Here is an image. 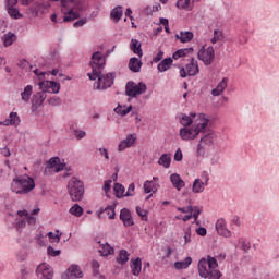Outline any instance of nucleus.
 <instances>
[{
    "mask_svg": "<svg viewBox=\"0 0 279 279\" xmlns=\"http://www.w3.org/2000/svg\"><path fill=\"white\" fill-rule=\"evenodd\" d=\"M180 123L183 128L179 131L182 141H195L199 138V134H204L210 123V117L206 113L182 114Z\"/></svg>",
    "mask_w": 279,
    "mask_h": 279,
    "instance_id": "f257e3e1",
    "label": "nucleus"
},
{
    "mask_svg": "<svg viewBox=\"0 0 279 279\" xmlns=\"http://www.w3.org/2000/svg\"><path fill=\"white\" fill-rule=\"evenodd\" d=\"M219 264L217 259L211 256H207L206 258H202L198 262V274L201 278H208V279H219L221 278V272L217 270Z\"/></svg>",
    "mask_w": 279,
    "mask_h": 279,
    "instance_id": "f03ea898",
    "label": "nucleus"
},
{
    "mask_svg": "<svg viewBox=\"0 0 279 279\" xmlns=\"http://www.w3.org/2000/svg\"><path fill=\"white\" fill-rule=\"evenodd\" d=\"M33 189H36V181L27 174L15 177L11 182V191L16 195H27Z\"/></svg>",
    "mask_w": 279,
    "mask_h": 279,
    "instance_id": "7ed1b4c3",
    "label": "nucleus"
},
{
    "mask_svg": "<svg viewBox=\"0 0 279 279\" xmlns=\"http://www.w3.org/2000/svg\"><path fill=\"white\" fill-rule=\"evenodd\" d=\"M40 213V208L37 207L33 209L32 215H38ZM17 217L15 218V228L17 232H21L25 228V226H29L31 228H36L37 218L29 215L27 209H22L16 213Z\"/></svg>",
    "mask_w": 279,
    "mask_h": 279,
    "instance_id": "20e7f679",
    "label": "nucleus"
},
{
    "mask_svg": "<svg viewBox=\"0 0 279 279\" xmlns=\"http://www.w3.org/2000/svg\"><path fill=\"white\" fill-rule=\"evenodd\" d=\"M49 8L51 4L45 0H37L26 8L25 14L27 19H38L40 16H45L49 12Z\"/></svg>",
    "mask_w": 279,
    "mask_h": 279,
    "instance_id": "39448f33",
    "label": "nucleus"
},
{
    "mask_svg": "<svg viewBox=\"0 0 279 279\" xmlns=\"http://www.w3.org/2000/svg\"><path fill=\"white\" fill-rule=\"evenodd\" d=\"M89 66L92 68V72L87 75L89 80L95 81L99 76V72H101V69L106 66V57L104 56V53L99 51L94 52L92 54Z\"/></svg>",
    "mask_w": 279,
    "mask_h": 279,
    "instance_id": "423d86ee",
    "label": "nucleus"
},
{
    "mask_svg": "<svg viewBox=\"0 0 279 279\" xmlns=\"http://www.w3.org/2000/svg\"><path fill=\"white\" fill-rule=\"evenodd\" d=\"M68 192L72 202H82L84 199V182L73 177L68 182Z\"/></svg>",
    "mask_w": 279,
    "mask_h": 279,
    "instance_id": "0eeeda50",
    "label": "nucleus"
},
{
    "mask_svg": "<svg viewBox=\"0 0 279 279\" xmlns=\"http://www.w3.org/2000/svg\"><path fill=\"white\" fill-rule=\"evenodd\" d=\"M215 141H217V135H215V133H208L204 135L197 145V154L217 149V147H215Z\"/></svg>",
    "mask_w": 279,
    "mask_h": 279,
    "instance_id": "6e6552de",
    "label": "nucleus"
},
{
    "mask_svg": "<svg viewBox=\"0 0 279 279\" xmlns=\"http://www.w3.org/2000/svg\"><path fill=\"white\" fill-rule=\"evenodd\" d=\"M197 58L205 66H210L215 62V47L203 45L197 53Z\"/></svg>",
    "mask_w": 279,
    "mask_h": 279,
    "instance_id": "1a4fd4ad",
    "label": "nucleus"
},
{
    "mask_svg": "<svg viewBox=\"0 0 279 279\" xmlns=\"http://www.w3.org/2000/svg\"><path fill=\"white\" fill-rule=\"evenodd\" d=\"M198 156H202L203 165L207 169H213L215 165H219V149H211L203 151L202 154H197Z\"/></svg>",
    "mask_w": 279,
    "mask_h": 279,
    "instance_id": "9d476101",
    "label": "nucleus"
},
{
    "mask_svg": "<svg viewBox=\"0 0 279 279\" xmlns=\"http://www.w3.org/2000/svg\"><path fill=\"white\" fill-rule=\"evenodd\" d=\"M97 80L98 81L94 84V88L96 90H106L114 84V74H101V72H98Z\"/></svg>",
    "mask_w": 279,
    "mask_h": 279,
    "instance_id": "9b49d317",
    "label": "nucleus"
},
{
    "mask_svg": "<svg viewBox=\"0 0 279 279\" xmlns=\"http://www.w3.org/2000/svg\"><path fill=\"white\" fill-rule=\"evenodd\" d=\"M144 93H147V84L140 82L138 84L134 82L126 83L125 86V95L128 97H138L140 95H143Z\"/></svg>",
    "mask_w": 279,
    "mask_h": 279,
    "instance_id": "f8f14e48",
    "label": "nucleus"
},
{
    "mask_svg": "<svg viewBox=\"0 0 279 279\" xmlns=\"http://www.w3.org/2000/svg\"><path fill=\"white\" fill-rule=\"evenodd\" d=\"M199 74V64L195 58L190 60V63L185 65V68H180V76L185 77H195V75Z\"/></svg>",
    "mask_w": 279,
    "mask_h": 279,
    "instance_id": "ddd939ff",
    "label": "nucleus"
},
{
    "mask_svg": "<svg viewBox=\"0 0 279 279\" xmlns=\"http://www.w3.org/2000/svg\"><path fill=\"white\" fill-rule=\"evenodd\" d=\"M136 141H138V136L136 133L128 134L120 143L118 144V153L122 154L125 149H130L136 146Z\"/></svg>",
    "mask_w": 279,
    "mask_h": 279,
    "instance_id": "4468645a",
    "label": "nucleus"
},
{
    "mask_svg": "<svg viewBox=\"0 0 279 279\" xmlns=\"http://www.w3.org/2000/svg\"><path fill=\"white\" fill-rule=\"evenodd\" d=\"M36 276L38 279H53V268L47 263H41L37 266Z\"/></svg>",
    "mask_w": 279,
    "mask_h": 279,
    "instance_id": "2eb2a0df",
    "label": "nucleus"
},
{
    "mask_svg": "<svg viewBox=\"0 0 279 279\" xmlns=\"http://www.w3.org/2000/svg\"><path fill=\"white\" fill-rule=\"evenodd\" d=\"M39 88L43 93H49V90H51L52 95H58V93H60L61 85L54 81H43L39 83Z\"/></svg>",
    "mask_w": 279,
    "mask_h": 279,
    "instance_id": "dca6fc26",
    "label": "nucleus"
},
{
    "mask_svg": "<svg viewBox=\"0 0 279 279\" xmlns=\"http://www.w3.org/2000/svg\"><path fill=\"white\" fill-rule=\"evenodd\" d=\"M215 228L219 236H223L225 239H230L232 236V231L228 229V223L223 218H220L216 221Z\"/></svg>",
    "mask_w": 279,
    "mask_h": 279,
    "instance_id": "f3484780",
    "label": "nucleus"
},
{
    "mask_svg": "<svg viewBox=\"0 0 279 279\" xmlns=\"http://www.w3.org/2000/svg\"><path fill=\"white\" fill-rule=\"evenodd\" d=\"M65 279H77V278H84V272L82 271V268H80L78 265H71L65 274Z\"/></svg>",
    "mask_w": 279,
    "mask_h": 279,
    "instance_id": "a211bd4d",
    "label": "nucleus"
},
{
    "mask_svg": "<svg viewBox=\"0 0 279 279\" xmlns=\"http://www.w3.org/2000/svg\"><path fill=\"white\" fill-rule=\"evenodd\" d=\"M46 169H50L54 173H60V171H64V163H62L59 157H52L49 159Z\"/></svg>",
    "mask_w": 279,
    "mask_h": 279,
    "instance_id": "6ab92c4d",
    "label": "nucleus"
},
{
    "mask_svg": "<svg viewBox=\"0 0 279 279\" xmlns=\"http://www.w3.org/2000/svg\"><path fill=\"white\" fill-rule=\"evenodd\" d=\"M65 10H68V12H65L64 16H63V21L64 23H69L71 21H75V19H80V5L78 7H66Z\"/></svg>",
    "mask_w": 279,
    "mask_h": 279,
    "instance_id": "aec40b11",
    "label": "nucleus"
},
{
    "mask_svg": "<svg viewBox=\"0 0 279 279\" xmlns=\"http://www.w3.org/2000/svg\"><path fill=\"white\" fill-rule=\"evenodd\" d=\"M226 88H228V77H223L215 88L211 89L213 97H221L223 93H226Z\"/></svg>",
    "mask_w": 279,
    "mask_h": 279,
    "instance_id": "412c9836",
    "label": "nucleus"
},
{
    "mask_svg": "<svg viewBox=\"0 0 279 279\" xmlns=\"http://www.w3.org/2000/svg\"><path fill=\"white\" fill-rule=\"evenodd\" d=\"M45 99H47V96H45L44 93H36L32 98V110L33 112H36L43 104H45Z\"/></svg>",
    "mask_w": 279,
    "mask_h": 279,
    "instance_id": "4be33fe9",
    "label": "nucleus"
},
{
    "mask_svg": "<svg viewBox=\"0 0 279 279\" xmlns=\"http://www.w3.org/2000/svg\"><path fill=\"white\" fill-rule=\"evenodd\" d=\"M0 40L3 45V47L8 48V47H12V45L14 43H16L17 37H16V34H14L12 32H8L0 37Z\"/></svg>",
    "mask_w": 279,
    "mask_h": 279,
    "instance_id": "5701e85b",
    "label": "nucleus"
},
{
    "mask_svg": "<svg viewBox=\"0 0 279 279\" xmlns=\"http://www.w3.org/2000/svg\"><path fill=\"white\" fill-rule=\"evenodd\" d=\"M120 219L124 226H134V219L132 218V213L128 208H123L120 211Z\"/></svg>",
    "mask_w": 279,
    "mask_h": 279,
    "instance_id": "b1692460",
    "label": "nucleus"
},
{
    "mask_svg": "<svg viewBox=\"0 0 279 279\" xmlns=\"http://www.w3.org/2000/svg\"><path fill=\"white\" fill-rule=\"evenodd\" d=\"M21 123V118L19 117L17 112H11L9 118L4 121H0V125H4L5 128L10 125H19Z\"/></svg>",
    "mask_w": 279,
    "mask_h": 279,
    "instance_id": "393cba45",
    "label": "nucleus"
},
{
    "mask_svg": "<svg viewBox=\"0 0 279 279\" xmlns=\"http://www.w3.org/2000/svg\"><path fill=\"white\" fill-rule=\"evenodd\" d=\"M211 45H223L226 43V33L222 29H214V36L210 38Z\"/></svg>",
    "mask_w": 279,
    "mask_h": 279,
    "instance_id": "a878e982",
    "label": "nucleus"
},
{
    "mask_svg": "<svg viewBox=\"0 0 279 279\" xmlns=\"http://www.w3.org/2000/svg\"><path fill=\"white\" fill-rule=\"evenodd\" d=\"M170 182H171L172 186H174V189H177V191H182V189H184V186H186V183L184 182V180H182V177H180V174H178V173H172L170 175Z\"/></svg>",
    "mask_w": 279,
    "mask_h": 279,
    "instance_id": "bb28decb",
    "label": "nucleus"
},
{
    "mask_svg": "<svg viewBox=\"0 0 279 279\" xmlns=\"http://www.w3.org/2000/svg\"><path fill=\"white\" fill-rule=\"evenodd\" d=\"M194 34L191 31H180L178 34H175V39L180 40L182 44L191 43L194 38Z\"/></svg>",
    "mask_w": 279,
    "mask_h": 279,
    "instance_id": "cd10ccee",
    "label": "nucleus"
},
{
    "mask_svg": "<svg viewBox=\"0 0 279 279\" xmlns=\"http://www.w3.org/2000/svg\"><path fill=\"white\" fill-rule=\"evenodd\" d=\"M143 66V61L141 59L133 57L129 61V69L133 73H141V69Z\"/></svg>",
    "mask_w": 279,
    "mask_h": 279,
    "instance_id": "c85d7f7f",
    "label": "nucleus"
},
{
    "mask_svg": "<svg viewBox=\"0 0 279 279\" xmlns=\"http://www.w3.org/2000/svg\"><path fill=\"white\" fill-rule=\"evenodd\" d=\"M142 44L138 39H131L130 49L135 53V56H138V58H143V48Z\"/></svg>",
    "mask_w": 279,
    "mask_h": 279,
    "instance_id": "c756f323",
    "label": "nucleus"
},
{
    "mask_svg": "<svg viewBox=\"0 0 279 279\" xmlns=\"http://www.w3.org/2000/svg\"><path fill=\"white\" fill-rule=\"evenodd\" d=\"M142 269H143V262L141 260V258L131 260V270L133 276H141Z\"/></svg>",
    "mask_w": 279,
    "mask_h": 279,
    "instance_id": "7c9ffc66",
    "label": "nucleus"
},
{
    "mask_svg": "<svg viewBox=\"0 0 279 279\" xmlns=\"http://www.w3.org/2000/svg\"><path fill=\"white\" fill-rule=\"evenodd\" d=\"M207 183H204V181H201L199 179H195L192 184V193H204L206 191Z\"/></svg>",
    "mask_w": 279,
    "mask_h": 279,
    "instance_id": "2f4dec72",
    "label": "nucleus"
},
{
    "mask_svg": "<svg viewBox=\"0 0 279 279\" xmlns=\"http://www.w3.org/2000/svg\"><path fill=\"white\" fill-rule=\"evenodd\" d=\"M133 110L132 105H121L118 104V106L114 108L116 114H119V117H126V114H130V111Z\"/></svg>",
    "mask_w": 279,
    "mask_h": 279,
    "instance_id": "473e14b6",
    "label": "nucleus"
},
{
    "mask_svg": "<svg viewBox=\"0 0 279 279\" xmlns=\"http://www.w3.org/2000/svg\"><path fill=\"white\" fill-rule=\"evenodd\" d=\"M159 167H163V169H169L171 167V154L165 153L158 159Z\"/></svg>",
    "mask_w": 279,
    "mask_h": 279,
    "instance_id": "72a5a7b5",
    "label": "nucleus"
},
{
    "mask_svg": "<svg viewBox=\"0 0 279 279\" xmlns=\"http://www.w3.org/2000/svg\"><path fill=\"white\" fill-rule=\"evenodd\" d=\"M34 93V86L27 85L24 87V90L21 93V101L24 104H28L29 99H32V94Z\"/></svg>",
    "mask_w": 279,
    "mask_h": 279,
    "instance_id": "f704fd0d",
    "label": "nucleus"
},
{
    "mask_svg": "<svg viewBox=\"0 0 279 279\" xmlns=\"http://www.w3.org/2000/svg\"><path fill=\"white\" fill-rule=\"evenodd\" d=\"M193 48L179 49L172 54V58L173 60H180V58H185V56H193Z\"/></svg>",
    "mask_w": 279,
    "mask_h": 279,
    "instance_id": "c9c22d12",
    "label": "nucleus"
},
{
    "mask_svg": "<svg viewBox=\"0 0 279 279\" xmlns=\"http://www.w3.org/2000/svg\"><path fill=\"white\" fill-rule=\"evenodd\" d=\"M5 10L9 16H11L14 21H19L24 16L23 13H21V10H19L16 7H7Z\"/></svg>",
    "mask_w": 279,
    "mask_h": 279,
    "instance_id": "e433bc0d",
    "label": "nucleus"
},
{
    "mask_svg": "<svg viewBox=\"0 0 279 279\" xmlns=\"http://www.w3.org/2000/svg\"><path fill=\"white\" fill-rule=\"evenodd\" d=\"M171 64H173V59L166 58L158 64L157 69L159 73H165L171 69Z\"/></svg>",
    "mask_w": 279,
    "mask_h": 279,
    "instance_id": "4c0bfd02",
    "label": "nucleus"
},
{
    "mask_svg": "<svg viewBox=\"0 0 279 279\" xmlns=\"http://www.w3.org/2000/svg\"><path fill=\"white\" fill-rule=\"evenodd\" d=\"M10 175V160H5L0 165V182Z\"/></svg>",
    "mask_w": 279,
    "mask_h": 279,
    "instance_id": "58836bf2",
    "label": "nucleus"
},
{
    "mask_svg": "<svg viewBox=\"0 0 279 279\" xmlns=\"http://www.w3.org/2000/svg\"><path fill=\"white\" fill-rule=\"evenodd\" d=\"M123 16V8L122 7H116L111 10L110 17L114 23H119Z\"/></svg>",
    "mask_w": 279,
    "mask_h": 279,
    "instance_id": "ea45409f",
    "label": "nucleus"
},
{
    "mask_svg": "<svg viewBox=\"0 0 279 279\" xmlns=\"http://www.w3.org/2000/svg\"><path fill=\"white\" fill-rule=\"evenodd\" d=\"M99 253L105 257L112 256V254H114V247L110 246L108 243L100 244Z\"/></svg>",
    "mask_w": 279,
    "mask_h": 279,
    "instance_id": "a19ab883",
    "label": "nucleus"
},
{
    "mask_svg": "<svg viewBox=\"0 0 279 279\" xmlns=\"http://www.w3.org/2000/svg\"><path fill=\"white\" fill-rule=\"evenodd\" d=\"M193 263V258L191 256H187L184 258V260L175 262L174 267L175 269H189L191 267V264Z\"/></svg>",
    "mask_w": 279,
    "mask_h": 279,
    "instance_id": "79ce46f5",
    "label": "nucleus"
},
{
    "mask_svg": "<svg viewBox=\"0 0 279 279\" xmlns=\"http://www.w3.org/2000/svg\"><path fill=\"white\" fill-rule=\"evenodd\" d=\"M61 4L62 8H80V1L77 0H52Z\"/></svg>",
    "mask_w": 279,
    "mask_h": 279,
    "instance_id": "37998d69",
    "label": "nucleus"
},
{
    "mask_svg": "<svg viewBox=\"0 0 279 279\" xmlns=\"http://www.w3.org/2000/svg\"><path fill=\"white\" fill-rule=\"evenodd\" d=\"M113 191L118 199L125 197V186H123L122 184L116 183L113 186Z\"/></svg>",
    "mask_w": 279,
    "mask_h": 279,
    "instance_id": "c03bdc74",
    "label": "nucleus"
},
{
    "mask_svg": "<svg viewBox=\"0 0 279 279\" xmlns=\"http://www.w3.org/2000/svg\"><path fill=\"white\" fill-rule=\"evenodd\" d=\"M70 215H73L74 217H82L84 215V208L80 206V204H74L69 209Z\"/></svg>",
    "mask_w": 279,
    "mask_h": 279,
    "instance_id": "a18cd8bd",
    "label": "nucleus"
},
{
    "mask_svg": "<svg viewBox=\"0 0 279 279\" xmlns=\"http://www.w3.org/2000/svg\"><path fill=\"white\" fill-rule=\"evenodd\" d=\"M117 260L118 263H120V265H125V263L130 260V254H128V251L125 250L120 251L117 257Z\"/></svg>",
    "mask_w": 279,
    "mask_h": 279,
    "instance_id": "49530a36",
    "label": "nucleus"
},
{
    "mask_svg": "<svg viewBox=\"0 0 279 279\" xmlns=\"http://www.w3.org/2000/svg\"><path fill=\"white\" fill-rule=\"evenodd\" d=\"M111 189H112V180L105 181L102 185V191L105 192L106 197H110Z\"/></svg>",
    "mask_w": 279,
    "mask_h": 279,
    "instance_id": "de8ad7c7",
    "label": "nucleus"
},
{
    "mask_svg": "<svg viewBox=\"0 0 279 279\" xmlns=\"http://www.w3.org/2000/svg\"><path fill=\"white\" fill-rule=\"evenodd\" d=\"M144 193H156V190H154V181H145L144 182Z\"/></svg>",
    "mask_w": 279,
    "mask_h": 279,
    "instance_id": "09e8293b",
    "label": "nucleus"
},
{
    "mask_svg": "<svg viewBox=\"0 0 279 279\" xmlns=\"http://www.w3.org/2000/svg\"><path fill=\"white\" fill-rule=\"evenodd\" d=\"M197 180H201L208 185V183L210 182V173L207 170H204L201 172V177L197 178Z\"/></svg>",
    "mask_w": 279,
    "mask_h": 279,
    "instance_id": "8fccbe9b",
    "label": "nucleus"
},
{
    "mask_svg": "<svg viewBox=\"0 0 279 279\" xmlns=\"http://www.w3.org/2000/svg\"><path fill=\"white\" fill-rule=\"evenodd\" d=\"M136 213L138 217H141L142 221H147V210L143 209L141 206H137Z\"/></svg>",
    "mask_w": 279,
    "mask_h": 279,
    "instance_id": "3c124183",
    "label": "nucleus"
},
{
    "mask_svg": "<svg viewBox=\"0 0 279 279\" xmlns=\"http://www.w3.org/2000/svg\"><path fill=\"white\" fill-rule=\"evenodd\" d=\"M48 238L50 239V243H60V239H62V234H56L53 232L48 233Z\"/></svg>",
    "mask_w": 279,
    "mask_h": 279,
    "instance_id": "603ef678",
    "label": "nucleus"
},
{
    "mask_svg": "<svg viewBox=\"0 0 279 279\" xmlns=\"http://www.w3.org/2000/svg\"><path fill=\"white\" fill-rule=\"evenodd\" d=\"M47 254L48 256H52L53 258H56V256H60V254H62V251L56 250L52 246H48Z\"/></svg>",
    "mask_w": 279,
    "mask_h": 279,
    "instance_id": "864d4df0",
    "label": "nucleus"
},
{
    "mask_svg": "<svg viewBox=\"0 0 279 279\" xmlns=\"http://www.w3.org/2000/svg\"><path fill=\"white\" fill-rule=\"evenodd\" d=\"M105 213L106 215H108L109 219H114L117 213L114 211V206H108L107 208H105Z\"/></svg>",
    "mask_w": 279,
    "mask_h": 279,
    "instance_id": "5fc2aeb1",
    "label": "nucleus"
},
{
    "mask_svg": "<svg viewBox=\"0 0 279 279\" xmlns=\"http://www.w3.org/2000/svg\"><path fill=\"white\" fill-rule=\"evenodd\" d=\"M202 210H204L203 207H193V211L192 214V218L195 219V221H197V219H199V215H202Z\"/></svg>",
    "mask_w": 279,
    "mask_h": 279,
    "instance_id": "6e6d98bb",
    "label": "nucleus"
},
{
    "mask_svg": "<svg viewBox=\"0 0 279 279\" xmlns=\"http://www.w3.org/2000/svg\"><path fill=\"white\" fill-rule=\"evenodd\" d=\"M48 104L49 106H60V104H62V99H60L58 96H54L48 99Z\"/></svg>",
    "mask_w": 279,
    "mask_h": 279,
    "instance_id": "4d7b16f0",
    "label": "nucleus"
},
{
    "mask_svg": "<svg viewBox=\"0 0 279 279\" xmlns=\"http://www.w3.org/2000/svg\"><path fill=\"white\" fill-rule=\"evenodd\" d=\"M135 189L136 186L134 185V183H131L128 187V191L124 192V197H133Z\"/></svg>",
    "mask_w": 279,
    "mask_h": 279,
    "instance_id": "13d9d810",
    "label": "nucleus"
},
{
    "mask_svg": "<svg viewBox=\"0 0 279 279\" xmlns=\"http://www.w3.org/2000/svg\"><path fill=\"white\" fill-rule=\"evenodd\" d=\"M100 267H101V265H99L98 260H96V259L92 260V269L96 276H98Z\"/></svg>",
    "mask_w": 279,
    "mask_h": 279,
    "instance_id": "bf43d9fd",
    "label": "nucleus"
},
{
    "mask_svg": "<svg viewBox=\"0 0 279 279\" xmlns=\"http://www.w3.org/2000/svg\"><path fill=\"white\" fill-rule=\"evenodd\" d=\"M183 158H184V155L182 154V149L178 148L177 151L174 153L175 162H182Z\"/></svg>",
    "mask_w": 279,
    "mask_h": 279,
    "instance_id": "052dcab7",
    "label": "nucleus"
},
{
    "mask_svg": "<svg viewBox=\"0 0 279 279\" xmlns=\"http://www.w3.org/2000/svg\"><path fill=\"white\" fill-rule=\"evenodd\" d=\"M19 0H4V8H16Z\"/></svg>",
    "mask_w": 279,
    "mask_h": 279,
    "instance_id": "680f3d73",
    "label": "nucleus"
},
{
    "mask_svg": "<svg viewBox=\"0 0 279 279\" xmlns=\"http://www.w3.org/2000/svg\"><path fill=\"white\" fill-rule=\"evenodd\" d=\"M183 239H184V245H187V243L191 242V228L186 229Z\"/></svg>",
    "mask_w": 279,
    "mask_h": 279,
    "instance_id": "e2e57ef3",
    "label": "nucleus"
},
{
    "mask_svg": "<svg viewBox=\"0 0 279 279\" xmlns=\"http://www.w3.org/2000/svg\"><path fill=\"white\" fill-rule=\"evenodd\" d=\"M177 210L179 213L187 214V213H193V206L189 205L187 207H178Z\"/></svg>",
    "mask_w": 279,
    "mask_h": 279,
    "instance_id": "0e129e2a",
    "label": "nucleus"
},
{
    "mask_svg": "<svg viewBox=\"0 0 279 279\" xmlns=\"http://www.w3.org/2000/svg\"><path fill=\"white\" fill-rule=\"evenodd\" d=\"M88 23V19L83 17L73 24V27H84V24Z\"/></svg>",
    "mask_w": 279,
    "mask_h": 279,
    "instance_id": "69168bd1",
    "label": "nucleus"
},
{
    "mask_svg": "<svg viewBox=\"0 0 279 279\" xmlns=\"http://www.w3.org/2000/svg\"><path fill=\"white\" fill-rule=\"evenodd\" d=\"M196 234H198V236H206V234H208V231H206V228L199 227L196 229Z\"/></svg>",
    "mask_w": 279,
    "mask_h": 279,
    "instance_id": "338daca9",
    "label": "nucleus"
},
{
    "mask_svg": "<svg viewBox=\"0 0 279 279\" xmlns=\"http://www.w3.org/2000/svg\"><path fill=\"white\" fill-rule=\"evenodd\" d=\"M74 136L80 141L86 136V131H75Z\"/></svg>",
    "mask_w": 279,
    "mask_h": 279,
    "instance_id": "774afa93",
    "label": "nucleus"
}]
</instances>
